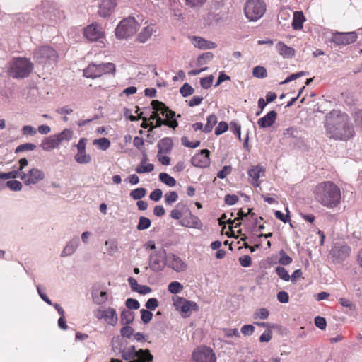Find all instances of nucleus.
<instances>
[{"instance_id": "f257e3e1", "label": "nucleus", "mask_w": 362, "mask_h": 362, "mask_svg": "<svg viewBox=\"0 0 362 362\" xmlns=\"http://www.w3.org/2000/svg\"><path fill=\"white\" fill-rule=\"evenodd\" d=\"M325 127L327 136L336 140H347L354 134L349 116L338 110H333L326 115Z\"/></svg>"}, {"instance_id": "f03ea898", "label": "nucleus", "mask_w": 362, "mask_h": 362, "mask_svg": "<svg viewBox=\"0 0 362 362\" xmlns=\"http://www.w3.org/2000/svg\"><path fill=\"white\" fill-rule=\"evenodd\" d=\"M315 200L328 209L336 207L341 201V190L334 182H322L318 184L314 191Z\"/></svg>"}, {"instance_id": "7ed1b4c3", "label": "nucleus", "mask_w": 362, "mask_h": 362, "mask_svg": "<svg viewBox=\"0 0 362 362\" xmlns=\"http://www.w3.org/2000/svg\"><path fill=\"white\" fill-rule=\"evenodd\" d=\"M18 163L21 170L20 179L25 185H34L45 179V173L37 168L33 167L27 173L24 170V168L28 165V161L26 158H21Z\"/></svg>"}, {"instance_id": "20e7f679", "label": "nucleus", "mask_w": 362, "mask_h": 362, "mask_svg": "<svg viewBox=\"0 0 362 362\" xmlns=\"http://www.w3.org/2000/svg\"><path fill=\"white\" fill-rule=\"evenodd\" d=\"M33 69L32 62L27 58H14L8 69L9 75L15 78L28 77Z\"/></svg>"}, {"instance_id": "39448f33", "label": "nucleus", "mask_w": 362, "mask_h": 362, "mask_svg": "<svg viewBox=\"0 0 362 362\" xmlns=\"http://www.w3.org/2000/svg\"><path fill=\"white\" fill-rule=\"evenodd\" d=\"M265 11L266 5L262 0H248L245 6V14L251 21L259 19Z\"/></svg>"}, {"instance_id": "423d86ee", "label": "nucleus", "mask_w": 362, "mask_h": 362, "mask_svg": "<svg viewBox=\"0 0 362 362\" xmlns=\"http://www.w3.org/2000/svg\"><path fill=\"white\" fill-rule=\"evenodd\" d=\"M138 30V23L134 18L123 19L115 30V35L117 38L124 39L132 36Z\"/></svg>"}, {"instance_id": "0eeeda50", "label": "nucleus", "mask_w": 362, "mask_h": 362, "mask_svg": "<svg viewBox=\"0 0 362 362\" xmlns=\"http://www.w3.org/2000/svg\"><path fill=\"white\" fill-rule=\"evenodd\" d=\"M115 71V66L112 63L90 64L83 70V76L86 78H95L106 74L113 73Z\"/></svg>"}, {"instance_id": "6e6552de", "label": "nucleus", "mask_w": 362, "mask_h": 362, "mask_svg": "<svg viewBox=\"0 0 362 362\" xmlns=\"http://www.w3.org/2000/svg\"><path fill=\"white\" fill-rule=\"evenodd\" d=\"M33 58L40 64L53 63L57 62L58 54L49 46H42L34 50Z\"/></svg>"}, {"instance_id": "1a4fd4ad", "label": "nucleus", "mask_w": 362, "mask_h": 362, "mask_svg": "<svg viewBox=\"0 0 362 362\" xmlns=\"http://www.w3.org/2000/svg\"><path fill=\"white\" fill-rule=\"evenodd\" d=\"M174 305L177 310L182 313L183 317H188L192 314V311L198 310L199 308L197 304L194 301H190L185 298L174 296L173 297Z\"/></svg>"}, {"instance_id": "9d476101", "label": "nucleus", "mask_w": 362, "mask_h": 362, "mask_svg": "<svg viewBox=\"0 0 362 362\" xmlns=\"http://www.w3.org/2000/svg\"><path fill=\"white\" fill-rule=\"evenodd\" d=\"M95 317L99 320H103L107 324L115 326L118 321L117 313L115 308L108 307L107 308H100L95 311Z\"/></svg>"}, {"instance_id": "9b49d317", "label": "nucleus", "mask_w": 362, "mask_h": 362, "mask_svg": "<svg viewBox=\"0 0 362 362\" xmlns=\"http://www.w3.org/2000/svg\"><path fill=\"white\" fill-rule=\"evenodd\" d=\"M192 358L195 362H216V357L214 351L206 346H199L194 350Z\"/></svg>"}, {"instance_id": "f8f14e48", "label": "nucleus", "mask_w": 362, "mask_h": 362, "mask_svg": "<svg viewBox=\"0 0 362 362\" xmlns=\"http://www.w3.org/2000/svg\"><path fill=\"white\" fill-rule=\"evenodd\" d=\"M357 40L356 32L341 33L335 32L332 33L330 41L337 46H345L354 43Z\"/></svg>"}, {"instance_id": "ddd939ff", "label": "nucleus", "mask_w": 362, "mask_h": 362, "mask_svg": "<svg viewBox=\"0 0 362 362\" xmlns=\"http://www.w3.org/2000/svg\"><path fill=\"white\" fill-rule=\"evenodd\" d=\"M163 255H166L165 250L156 251L150 255L149 267L153 272H161L165 267V261L163 262Z\"/></svg>"}, {"instance_id": "4468645a", "label": "nucleus", "mask_w": 362, "mask_h": 362, "mask_svg": "<svg viewBox=\"0 0 362 362\" xmlns=\"http://www.w3.org/2000/svg\"><path fill=\"white\" fill-rule=\"evenodd\" d=\"M223 6V4L221 1L214 4V6L212 7L213 11L206 16V21L209 25L217 23L226 17V11L222 9Z\"/></svg>"}, {"instance_id": "2eb2a0df", "label": "nucleus", "mask_w": 362, "mask_h": 362, "mask_svg": "<svg viewBox=\"0 0 362 362\" xmlns=\"http://www.w3.org/2000/svg\"><path fill=\"white\" fill-rule=\"evenodd\" d=\"M165 266L177 272H184L187 269L185 262L180 257L171 253L165 255Z\"/></svg>"}, {"instance_id": "dca6fc26", "label": "nucleus", "mask_w": 362, "mask_h": 362, "mask_svg": "<svg viewBox=\"0 0 362 362\" xmlns=\"http://www.w3.org/2000/svg\"><path fill=\"white\" fill-rule=\"evenodd\" d=\"M210 151L208 149H203L195 154L191 159L192 164L198 168H206L210 164Z\"/></svg>"}, {"instance_id": "f3484780", "label": "nucleus", "mask_w": 362, "mask_h": 362, "mask_svg": "<svg viewBox=\"0 0 362 362\" xmlns=\"http://www.w3.org/2000/svg\"><path fill=\"white\" fill-rule=\"evenodd\" d=\"M350 247L346 245L335 244L330 251V255L337 262L344 260L349 256Z\"/></svg>"}, {"instance_id": "a211bd4d", "label": "nucleus", "mask_w": 362, "mask_h": 362, "mask_svg": "<svg viewBox=\"0 0 362 362\" xmlns=\"http://www.w3.org/2000/svg\"><path fill=\"white\" fill-rule=\"evenodd\" d=\"M84 35L90 41L98 40L103 36V28L98 24L93 23L86 28Z\"/></svg>"}, {"instance_id": "6ab92c4d", "label": "nucleus", "mask_w": 362, "mask_h": 362, "mask_svg": "<svg viewBox=\"0 0 362 362\" xmlns=\"http://www.w3.org/2000/svg\"><path fill=\"white\" fill-rule=\"evenodd\" d=\"M98 13L100 16L106 18L109 16L117 5L116 0H98Z\"/></svg>"}, {"instance_id": "aec40b11", "label": "nucleus", "mask_w": 362, "mask_h": 362, "mask_svg": "<svg viewBox=\"0 0 362 362\" xmlns=\"http://www.w3.org/2000/svg\"><path fill=\"white\" fill-rule=\"evenodd\" d=\"M180 223L184 227L196 229H201L203 226L201 220L190 212L180 221Z\"/></svg>"}, {"instance_id": "412c9836", "label": "nucleus", "mask_w": 362, "mask_h": 362, "mask_svg": "<svg viewBox=\"0 0 362 362\" xmlns=\"http://www.w3.org/2000/svg\"><path fill=\"white\" fill-rule=\"evenodd\" d=\"M151 105L153 110H160V114L165 117V120H173L176 119L175 112L168 108L163 103L160 102L159 100H153L151 102Z\"/></svg>"}, {"instance_id": "4be33fe9", "label": "nucleus", "mask_w": 362, "mask_h": 362, "mask_svg": "<svg viewBox=\"0 0 362 362\" xmlns=\"http://www.w3.org/2000/svg\"><path fill=\"white\" fill-rule=\"evenodd\" d=\"M157 30L158 27L155 24H150L144 27L138 35L137 39L139 42L145 43Z\"/></svg>"}, {"instance_id": "5701e85b", "label": "nucleus", "mask_w": 362, "mask_h": 362, "mask_svg": "<svg viewBox=\"0 0 362 362\" xmlns=\"http://www.w3.org/2000/svg\"><path fill=\"white\" fill-rule=\"evenodd\" d=\"M277 113L274 110L269 111L265 116L259 118L257 124L260 128L271 127L276 122Z\"/></svg>"}, {"instance_id": "b1692460", "label": "nucleus", "mask_w": 362, "mask_h": 362, "mask_svg": "<svg viewBox=\"0 0 362 362\" xmlns=\"http://www.w3.org/2000/svg\"><path fill=\"white\" fill-rule=\"evenodd\" d=\"M80 243L79 238L74 237L64 247L61 253V257H68L75 252Z\"/></svg>"}, {"instance_id": "393cba45", "label": "nucleus", "mask_w": 362, "mask_h": 362, "mask_svg": "<svg viewBox=\"0 0 362 362\" xmlns=\"http://www.w3.org/2000/svg\"><path fill=\"white\" fill-rule=\"evenodd\" d=\"M276 49L279 54L284 58L291 59L295 55V49L287 46L282 42H278L276 45Z\"/></svg>"}, {"instance_id": "a878e982", "label": "nucleus", "mask_w": 362, "mask_h": 362, "mask_svg": "<svg viewBox=\"0 0 362 362\" xmlns=\"http://www.w3.org/2000/svg\"><path fill=\"white\" fill-rule=\"evenodd\" d=\"M59 142L56 135H51L45 138L41 143L40 146L44 151H50L59 146Z\"/></svg>"}, {"instance_id": "bb28decb", "label": "nucleus", "mask_w": 362, "mask_h": 362, "mask_svg": "<svg viewBox=\"0 0 362 362\" xmlns=\"http://www.w3.org/2000/svg\"><path fill=\"white\" fill-rule=\"evenodd\" d=\"M193 44L196 47L202 49H211L217 47L215 42L205 40L200 37H194L193 38Z\"/></svg>"}, {"instance_id": "cd10ccee", "label": "nucleus", "mask_w": 362, "mask_h": 362, "mask_svg": "<svg viewBox=\"0 0 362 362\" xmlns=\"http://www.w3.org/2000/svg\"><path fill=\"white\" fill-rule=\"evenodd\" d=\"M158 155L170 153L173 147V141L169 137H165L159 141L157 144Z\"/></svg>"}, {"instance_id": "c85d7f7f", "label": "nucleus", "mask_w": 362, "mask_h": 362, "mask_svg": "<svg viewBox=\"0 0 362 362\" xmlns=\"http://www.w3.org/2000/svg\"><path fill=\"white\" fill-rule=\"evenodd\" d=\"M92 298L94 303L100 305L107 300L108 295L106 291L94 288L92 291Z\"/></svg>"}, {"instance_id": "c756f323", "label": "nucleus", "mask_w": 362, "mask_h": 362, "mask_svg": "<svg viewBox=\"0 0 362 362\" xmlns=\"http://www.w3.org/2000/svg\"><path fill=\"white\" fill-rule=\"evenodd\" d=\"M148 160V157L146 154L144 155L141 162L139 165H138L135 171L139 174L151 173L154 169V165L152 163H146Z\"/></svg>"}, {"instance_id": "7c9ffc66", "label": "nucleus", "mask_w": 362, "mask_h": 362, "mask_svg": "<svg viewBox=\"0 0 362 362\" xmlns=\"http://www.w3.org/2000/svg\"><path fill=\"white\" fill-rule=\"evenodd\" d=\"M305 18L301 11H296L293 13L292 27L294 30H300L303 28V22Z\"/></svg>"}, {"instance_id": "2f4dec72", "label": "nucleus", "mask_w": 362, "mask_h": 362, "mask_svg": "<svg viewBox=\"0 0 362 362\" xmlns=\"http://www.w3.org/2000/svg\"><path fill=\"white\" fill-rule=\"evenodd\" d=\"M162 125H165L170 128H173V129H175L176 127L178 126V123L176 119L163 120L160 117H158V118L156 119V125L152 126L150 129V131H152V129L154 128L160 127Z\"/></svg>"}, {"instance_id": "473e14b6", "label": "nucleus", "mask_w": 362, "mask_h": 362, "mask_svg": "<svg viewBox=\"0 0 362 362\" xmlns=\"http://www.w3.org/2000/svg\"><path fill=\"white\" fill-rule=\"evenodd\" d=\"M263 170L262 167L256 166L252 168L248 171L249 177L252 180V184L253 185L258 186L259 178L260 177V173Z\"/></svg>"}, {"instance_id": "72a5a7b5", "label": "nucleus", "mask_w": 362, "mask_h": 362, "mask_svg": "<svg viewBox=\"0 0 362 362\" xmlns=\"http://www.w3.org/2000/svg\"><path fill=\"white\" fill-rule=\"evenodd\" d=\"M121 323L122 325H129L134 319V314L133 312L124 309L121 313Z\"/></svg>"}, {"instance_id": "f704fd0d", "label": "nucleus", "mask_w": 362, "mask_h": 362, "mask_svg": "<svg viewBox=\"0 0 362 362\" xmlns=\"http://www.w3.org/2000/svg\"><path fill=\"white\" fill-rule=\"evenodd\" d=\"M217 123V117L214 115H210L208 116L206 119V124H205L203 132L204 133H209L212 131L213 127Z\"/></svg>"}, {"instance_id": "c9c22d12", "label": "nucleus", "mask_w": 362, "mask_h": 362, "mask_svg": "<svg viewBox=\"0 0 362 362\" xmlns=\"http://www.w3.org/2000/svg\"><path fill=\"white\" fill-rule=\"evenodd\" d=\"M75 160L79 164H87L91 160V157L89 154L86 153V151L77 153L74 156Z\"/></svg>"}, {"instance_id": "e433bc0d", "label": "nucleus", "mask_w": 362, "mask_h": 362, "mask_svg": "<svg viewBox=\"0 0 362 362\" xmlns=\"http://www.w3.org/2000/svg\"><path fill=\"white\" fill-rule=\"evenodd\" d=\"M57 139L61 144L63 141H69L73 136V131L70 129H65L58 134H55Z\"/></svg>"}, {"instance_id": "4c0bfd02", "label": "nucleus", "mask_w": 362, "mask_h": 362, "mask_svg": "<svg viewBox=\"0 0 362 362\" xmlns=\"http://www.w3.org/2000/svg\"><path fill=\"white\" fill-rule=\"evenodd\" d=\"M160 180L169 187H174L176 185V180L166 173H160L159 174Z\"/></svg>"}, {"instance_id": "58836bf2", "label": "nucleus", "mask_w": 362, "mask_h": 362, "mask_svg": "<svg viewBox=\"0 0 362 362\" xmlns=\"http://www.w3.org/2000/svg\"><path fill=\"white\" fill-rule=\"evenodd\" d=\"M269 315V311L265 308H262L257 309L253 313V318L255 320H266Z\"/></svg>"}, {"instance_id": "ea45409f", "label": "nucleus", "mask_w": 362, "mask_h": 362, "mask_svg": "<svg viewBox=\"0 0 362 362\" xmlns=\"http://www.w3.org/2000/svg\"><path fill=\"white\" fill-rule=\"evenodd\" d=\"M20 167L17 170H13L8 173H3L0 171V179L8 180L15 179L16 177L20 178Z\"/></svg>"}, {"instance_id": "a19ab883", "label": "nucleus", "mask_w": 362, "mask_h": 362, "mask_svg": "<svg viewBox=\"0 0 362 362\" xmlns=\"http://www.w3.org/2000/svg\"><path fill=\"white\" fill-rule=\"evenodd\" d=\"M94 145H98L100 150L105 151L110 146V141L107 138L103 137L93 141Z\"/></svg>"}, {"instance_id": "79ce46f5", "label": "nucleus", "mask_w": 362, "mask_h": 362, "mask_svg": "<svg viewBox=\"0 0 362 362\" xmlns=\"http://www.w3.org/2000/svg\"><path fill=\"white\" fill-rule=\"evenodd\" d=\"M214 57L212 52H208L201 54L197 60V64L199 66L206 64Z\"/></svg>"}, {"instance_id": "37998d69", "label": "nucleus", "mask_w": 362, "mask_h": 362, "mask_svg": "<svg viewBox=\"0 0 362 362\" xmlns=\"http://www.w3.org/2000/svg\"><path fill=\"white\" fill-rule=\"evenodd\" d=\"M183 286L178 281H172L168 286V290L170 293L177 294L182 291Z\"/></svg>"}, {"instance_id": "c03bdc74", "label": "nucleus", "mask_w": 362, "mask_h": 362, "mask_svg": "<svg viewBox=\"0 0 362 362\" xmlns=\"http://www.w3.org/2000/svg\"><path fill=\"white\" fill-rule=\"evenodd\" d=\"M279 263L281 265H288L293 261L292 258L290 256H288L284 250H281L279 252Z\"/></svg>"}, {"instance_id": "a18cd8bd", "label": "nucleus", "mask_w": 362, "mask_h": 362, "mask_svg": "<svg viewBox=\"0 0 362 362\" xmlns=\"http://www.w3.org/2000/svg\"><path fill=\"white\" fill-rule=\"evenodd\" d=\"M146 191L143 187L136 188L130 192V197L134 200H139L146 195Z\"/></svg>"}, {"instance_id": "49530a36", "label": "nucleus", "mask_w": 362, "mask_h": 362, "mask_svg": "<svg viewBox=\"0 0 362 362\" xmlns=\"http://www.w3.org/2000/svg\"><path fill=\"white\" fill-rule=\"evenodd\" d=\"M151 221L149 218L141 216L139 218V223L136 226L137 230H144L148 228L151 226Z\"/></svg>"}, {"instance_id": "de8ad7c7", "label": "nucleus", "mask_w": 362, "mask_h": 362, "mask_svg": "<svg viewBox=\"0 0 362 362\" xmlns=\"http://www.w3.org/2000/svg\"><path fill=\"white\" fill-rule=\"evenodd\" d=\"M180 93L182 97L186 98L194 93L193 87L187 83H185L180 89Z\"/></svg>"}, {"instance_id": "09e8293b", "label": "nucleus", "mask_w": 362, "mask_h": 362, "mask_svg": "<svg viewBox=\"0 0 362 362\" xmlns=\"http://www.w3.org/2000/svg\"><path fill=\"white\" fill-rule=\"evenodd\" d=\"M275 272L276 274L279 276V277L282 280L285 281H288L290 280L291 276L284 267L278 266L276 268Z\"/></svg>"}, {"instance_id": "8fccbe9b", "label": "nucleus", "mask_w": 362, "mask_h": 362, "mask_svg": "<svg viewBox=\"0 0 362 362\" xmlns=\"http://www.w3.org/2000/svg\"><path fill=\"white\" fill-rule=\"evenodd\" d=\"M252 74L256 78H264L267 77V70L263 66H257L253 69Z\"/></svg>"}, {"instance_id": "3c124183", "label": "nucleus", "mask_w": 362, "mask_h": 362, "mask_svg": "<svg viewBox=\"0 0 362 362\" xmlns=\"http://www.w3.org/2000/svg\"><path fill=\"white\" fill-rule=\"evenodd\" d=\"M6 186L14 192L21 191L23 188V185L20 181L18 180H9L6 182Z\"/></svg>"}, {"instance_id": "603ef678", "label": "nucleus", "mask_w": 362, "mask_h": 362, "mask_svg": "<svg viewBox=\"0 0 362 362\" xmlns=\"http://www.w3.org/2000/svg\"><path fill=\"white\" fill-rule=\"evenodd\" d=\"M299 132L298 130L293 127H288L285 129L284 132V136L286 139L289 138H297L298 136Z\"/></svg>"}, {"instance_id": "864d4df0", "label": "nucleus", "mask_w": 362, "mask_h": 362, "mask_svg": "<svg viewBox=\"0 0 362 362\" xmlns=\"http://www.w3.org/2000/svg\"><path fill=\"white\" fill-rule=\"evenodd\" d=\"M177 199L178 195L174 191L168 192L165 194V203L168 205H171L173 203L175 202Z\"/></svg>"}, {"instance_id": "5fc2aeb1", "label": "nucleus", "mask_w": 362, "mask_h": 362, "mask_svg": "<svg viewBox=\"0 0 362 362\" xmlns=\"http://www.w3.org/2000/svg\"><path fill=\"white\" fill-rule=\"evenodd\" d=\"M36 148V146L31 143H25L19 145L15 150V153H18L19 152L25 151H33Z\"/></svg>"}, {"instance_id": "6e6d98bb", "label": "nucleus", "mask_w": 362, "mask_h": 362, "mask_svg": "<svg viewBox=\"0 0 362 362\" xmlns=\"http://www.w3.org/2000/svg\"><path fill=\"white\" fill-rule=\"evenodd\" d=\"M141 313V319L144 324H148L152 319L153 314L150 310L146 309H141L140 310Z\"/></svg>"}, {"instance_id": "4d7b16f0", "label": "nucleus", "mask_w": 362, "mask_h": 362, "mask_svg": "<svg viewBox=\"0 0 362 362\" xmlns=\"http://www.w3.org/2000/svg\"><path fill=\"white\" fill-rule=\"evenodd\" d=\"M158 305H159V302L155 298H149L145 304L146 309L150 311L155 310L156 309V308L158 307Z\"/></svg>"}, {"instance_id": "13d9d810", "label": "nucleus", "mask_w": 362, "mask_h": 362, "mask_svg": "<svg viewBox=\"0 0 362 362\" xmlns=\"http://www.w3.org/2000/svg\"><path fill=\"white\" fill-rule=\"evenodd\" d=\"M126 307L128 310H137L140 307L139 301L134 298H127L125 302Z\"/></svg>"}, {"instance_id": "bf43d9fd", "label": "nucleus", "mask_w": 362, "mask_h": 362, "mask_svg": "<svg viewBox=\"0 0 362 362\" xmlns=\"http://www.w3.org/2000/svg\"><path fill=\"white\" fill-rule=\"evenodd\" d=\"M181 143L184 146L192 148H197L200 145L199 141L190 142L186 136H183L181 138Z\"/></svg>"}, {"instance_id": "052dcab7", "label": "nucleus", "mask_w": 362, "mask_h": 362, "mask_svg": "<svg viewBox=\"0 0 362 362\" xmlns=\"http://www.w3.org/2000/svg\"><path fill=\"white\" fill-rule=\"evenodd\" d=\"M214 77L212 75L205 78H202L200 80V85L203 88L208 89L211 86Z\"/></svg>"}, {"instance_id": "680f3d73", "label": "nucleus", "mask_w": 362, "mask_h": 362, "mask_svg": "<svg viewBox=\"0 0 362 362\" xmlns=\"http://www.w3.org/2000/svg\"><path fill=\"white\" fill-rule=\"evenodd\" d=\"M21 131H22L23 135L26 136H34L37 134L36 129L30 125L23 126Z\"/></svg>"}, {"instance_id": "e2e57ef3", "label": "nucleus", "mask_w": 362, "mask_h": 362, "mask_svg": "<svg viewBox=\"0 0 362 362\" xmlns=\"http://www.w3.org/2000/svg\"><path fill=\"white\" fill-rule=\"evenodd\" d=\"M306 72L305 71H300L296 74H292L289 76H288L284 81L281 83V84H286L293 80H296L301 76H305Z\"/></svg>"}, {"instance_id": "0e129e2a", "label": "nucleus", "mask_w": 362, "mask_h": 362, "mask_svg": "<svg viewBox=\"0 0 362 362\" xmlns=\"http://www.w3.org/2000/svg\"><path fill=\"white\" fill-rule=\"evenodd\" d=\"M339 302L341 306L347 308L350 311H354L356 308L355 305L347 298H341Z\"/></svg>"}, {"instance_id": "69168bd1", "label": "nucleus", "mask_w": 362, "mask_h": 362, "mask_svg": "<svg viewBox=\"0 0 362 362\" xmlns=\"http://www.w3.org/2000/svg\"><path fill=\"white\" fill-rule=\"evenodd\" d=\"M228 129V125L226 122H221L218 123V126L215 129V134L220 135L225 132H226Z\"/></svg>"}, {"instance_id": "338daca9", "label": "nucleus", "mask_w": 362, "mask_h": 362, "mask_svg": "<svg viewBox=\"0 0 362 362\" xmlns=\"http://www.w3.org/2000/svg\"><path fill=\"white\" fill-rule=\"evenodd\" d=\"M232 168L230 165H225L220 171L217 173V177L220 179H224L228 174L230 173Z\"/></svg>"}, {"instance_id": "774afa93", "label": "nucleus", "mask_w": 362, "mask_h": 362, "mask_svg": "<svg viewBox=\"0 0 362 362\" xmlns=\"http://www.w3.org/2000/svg\"><path fill=\"white\" fill-rule=\"evenodd\" d=\"M243 334L245 336H250L255 332V327L252 325H245L240 329Z\"/></svg>"}]
</instances>
